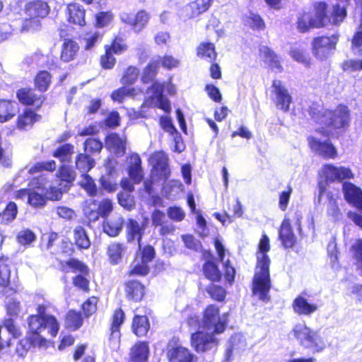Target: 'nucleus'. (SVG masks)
I'll return each mask as SVG.
<instances>
[{"label": "nucleus", "instance_id": "6", "mask_svg": "<svg viewBox=\"0 0 362 362\" xmlns=\"http://www.w3.org/2000/svg\"><path fill=\"white\" fill-rule=\"evenodd\" d=\"M228 323V314L224 313L222 316L219 314V308L211 305L205 310L202 321V327L204 330L212 332L213 333H223Z\"/></svg>", "mask_w": 362, "mask_h": 362}, {"label": "nucleus", "instance_id": "32", "mask_svg": "<svg viewBox=\"0 0 362 362\" xmlns=\"http://www.w3.org/2000/svg\"><path fill=\"white\" fill-rule=\"evenodd\" d=\"M44 178H42V181ZM40 185L44 189V193L46 195V198L51 200H59L62 198V194L64 191L68 189L67 187H65L64 183H60L59 187L54 185H47V182H40Z\"/></svg>", "mask_w": 362, "mask_h": 362}, {"label": "nucleus", "instance_id": "59", "mask_svg": "<svg viewBox=\"0 0 362 362\" xmlns=\"http://www.w3.org/2000/svg\"><path fill=\"white\" fill-rule=\"evenodd\" d=\"M16 292V289L13 288V292L10 291V295L5 294L6 296V308L10 315H16L20 310V302L11 296Z\"/></svg>", "mask_w": 362, "mask_h": 362}, {"label": "nucleus", "instance_id": "63", "mask_svg": "<svg viewBox=\"0 0 362 362\" xmlns=\"http://www.w3.org/2000/svg\"><path fill=\"white\" fill-rule=\"evenodd\" d=\"M100 184L103 188L108 192H115L117 189V184L113 180V174L110 172L107 175H103L100 178Z\"/></svg>", "mask_w": 362, "mask_h": 362}, {"label": "nucleus", "instance_id": "48", "mask_svg": "<svg viewBox=\"0 0 362 362\" xmlns=\"http://www.w3.org/2000/svg\"><path fill=\"white\" fill-rule=\"evenodd\" d=\"M95 164L94 160L87 155L81 153L76 160V166L81 173H87Z\"/></svg>", "mask_w": 362, "mask_h": 362}, {"label": "nucleus", "instance_id": "58", "mask_svg": "<svg viewBox=\"0 0 362 362\" xmlns=\"http://www.w3.org/2000/svg\"><path fill=\"white\" fill-rule=\"evenodd\" d=\"M245 24L254 30H263L264 23L261 17L255 13H250L245 19Z\"/></svg>", "mask_w": 362, "mask_h": 362}, {"label": "nucleus", "instance_id": "20", "mask_svg": "<svg viewBox=\"0 0 362 362\" xmlns=\"http://www.w3.org/2000/svg\"><path fill=\"white\" fill-rule=\"evenodd\" d=\"M145 230V223L141 225L134 219H129L127 223V238L128 242L136 240L141 248V240Z\"/></svg>", "mask_w": 362, "mask_h": 362}, {"label": "nucleus", "instance_id": "31", "mask_svg": "<svg viewBox=\"0 0 362 362\" xmlns=\"http://www.w3.org/2000/svg\"><path fill=\"white\" fill-rule=\"evenodd\" d=\"M211 0H195L189 3L185 10L189 18H195L206 11L211 6Z\"/></svg>", "mask_w": 362, "mask_h": 362}, {"label": "nucleus", "instance_id": "60", "mask_svg": "<svg viewBox=\"0 0 362 362\" xmlns=\"http://www.w3.org/2000/svg\"><path fill=\"white\" fill-rule=\"evenodd\" d=\"M139 71L135 66H129L125 71L122 79V84H133L139 76Z\"/></svg>", "mask_w": 362, "mask_h": 362}, {"label": "nucleus", "instance_id": "11", "mask_svg": "<svg viewBox=\"0 0 362 362\" xmlns=\"http://www.w3.org/2000/svg\"><path fill=\"white\" fill-rule=\"evenodd\" d=\"M153 165L152 177L153 180H165L170 175L168 168V158L163 151L154 153L149 158Z\"/></svg>", "mask_w": 362, "mask_h": 362}, {"label": "nucleus", "instance_id": "44", "mask_svg": "<svg viewBox=\"0 0 362 362\" xmlns=\"http://www.w3.org/2000/svg\"><path fill=\"white\" fill-rule=\"evenodd\" d=\"M74 240L76 246L80 249H88L90 245L88 235L81 226H77L74 228Z\"/></svg>", "mask_w": 362, "mask_h": 362}, {"label": "nucleus", "instance_id": "62", "mask_svg": "<svg viewBox=\"0 0 362 362\" xmlns=\"http://www.w3.org/2000/svg\"><path fill=\"white\" fill-rule=\"evenodd\" d=\"M290 53L292 58L296 62L302 63L305 66L309 64V55L303 49L293 47Z\"/></svg>", "mask_w": 362, "mask_h": 362}, {"label": "nucleus", "instance_id": "24", "mask_svg": "<svg viewBox=\"0 0 362 362\" xmlns=\"http://www.w3.org/2000/svg\"><path fill=\"white\" fill-rule=\"evenodd\" d=\"M25 13L33 19L45 18L49 13V6L42 1L30 2L25 7Z\"/></svg>", "mask_w": 362, "mask_h": 362}, {"label": "nucleus", "instance_id": "23", "mask_svg": "<svg viewBox=\"0 0 362 362\" xmlns=\"http://www.w3.org/2000/svg\"><path fill=\"white\" fill-rule=\"evenodd\" d=\"M17 98L24 105H33L36 107H40L43 101L42 95H37L35 90L30 88H21L18 90Z\"/></svg>", "mask_w": 362, "mask_h": 362}, {"label": "nucleus", "instance_id": "42", "mask_svg": "<svg viewBox=\"0 0 362 362\" xmlns=\"http://www.w3.org/2000/svg\"><path fill=\"white\" fill-rule=\"evenodd\" d=\"M124 248V245L119 243H112L109 245L107 253L111 264H117L120 262Z\"/></svg>", "mask_w": 362, "mask_h": 362}, {"label": "nucleus", "instance_id": "7", "mask_svg": "<svg viewBox=\"0 0 362 362\" xmlns=\"http://www.w3.org/2000/svg\"><path fill=\"white\" fill-rule=\"evenodd\" d=\"M218 333H213L205 330L198 331L191 336V344L192 347L198 353L206 352L216 349L219 341L215 337Z\"/></svg>", "mask_w": 362, "mask_h": 362}, {"label": "nucleus", "instance_id": "26", "mask_svg": "<svg viewBox=\"0 0 362 362\" xmlns=\"http://www.w3.org/2000/svg\"><path fill=\"white\" fill-rule=\"evenodd\" d=\"M149 348L146 342H138L131 349L130 362H148Z\"/></svg>", "mask_w": 362, "mask_h": 362}, {"label": "nucleus", "instance_id": "49", "mask_svg": "<svg viewBox=\"0 0 362 362\" xmlns=\"http://www.w3.org/2000/svg\"><path fill=\"white\" fill-rule=\"evenodd\" d=\"M79 184L90 197H93L96 194V185L92 177L87 173L81 174V180L79 181Z\"/></svg>", "mask_w": 362, "mask_h": 362}, {"label": "nucleus", "instance_id": "8", "mask_svg": "<svg viewBox=\"0 0 362 362\" xmlns=\"http://www.w3.org/2000/svg\"><path fill=\"white\" fill-rule=\"evenodd\" d=\"M337 41L338 36L334 35L315 38L313 42V54L320 60L327 59L335 49Z\"/></svg>", "mask_w": 362, "mask_h": 362}, {"label": "nucleus", "instance_id": "43", "mask_svg": "<svg viewBox=\"0 0 362 362\" xmlns=\"http://www.w3.org/2000/svg\"><path fill=\"white\" fill-rule=\"evenodd\" d=\"M10 269L4 263H0V286L4 288V294L10 295V291L13 292V287L10 285Z\"/></svg>", "mask_w": 362, "mask_h": 362}, {"label": "nucleus", "instance_id": "18", "mask_svg": "<svg viewBox=\"0 0 362 362\" xmlns=\"http://www.w3.org/2000/svg\"><path fill=\"white\" fill-rule=\"evenodd\" d=\"M39 192L35 189H21L18 192V196L21 198L26 197L28 203L33 207L43 206L46 203V197L44 196V189L42 186L37 187Z\"/></svg>", "mask_w": 362, "mask_h": 362}, {"label": "nucleus", "instance_id": "50", "mask_svg": "<svg viewBox=\"0 0 362 362\" xmlns=\"http://www.w3.org/2000/svg\"><path fill=\"white\" fill-rule=\"evenodd\" d=\"M204 274L211 281H216L221 279V273L217 266L211 262H206L203 267Z\"/></svg>", "mask_w": 362, "mask_h": 362}, {"label": "nucleus", "instance_id": "41", "mask_svg": "<svg viewBox=\"0 0 362 362\" xmlns=\"http://www.w3.org/2000/svg\"><path fill=\"white\" fill-rule=\"evenodd\" d=\"M198 57L211 62L216 57L215 47L211 42H202L197 47Z\"/></svg>", "mask_w": 362, "mask_h": 362}, {"label": "nucleus", "instance_id": "2", "mask_svg": "<svg viewBox=\"0 0 362 362\" xmlns=\"http://www.w3.org/2000/svg\"><path fill=\"white\" fill-rule=\"evenodd\" d=\"M257 252V266L253 279L252 291L258 295L260 300L264 301L268 298L271 287L269 276L270 259L267 252L270 250L269 239L267 235H263L258 246Z\"/></svg>", "mask_w": 362, "mask_h": 362}, {"label": "nucleus", "instance_id": "33", "mask_svg": "<svg viewBox=\"0 0 362 362\" xmlns=\"http://www.w3.org/2000/svg\"><path fill=\"white\" fill-rule=\"evenodd\" d=\"M40 118V116L37 115L34 111L30 109H26L23 114L18 116L17 123L18 128L21 129L30 128Z\"/></svg>", "mask_w": 362, "mask_h": 362}, {"label": "nucleus", "instance_id": "57", "mask_svg": "<svg viewBox=\"0 0 362 362\" xmlns=\"http://www.w3.org/2000/svg\"><path fill=\"white\" fill-rule=\"evenodd\" d=\"M17 212V205L13 202H9L1 214V222L7 223L13 221L16 218Z\"/></svg>", "mask_w": 362, "mask_h": 362}, {"label": "nucleus", "instance_id": "39", "mask_svg": "<svg viewBox=\"0 0 362 362\" xmlns=\"http://www.w3.org/2000/svg\"><path fill=\"white\" fill-rule=\"evenodd\" d=\"M123 222L124 220L120 216L108 220L103 225V230L109 236L115 237L122 230Z\"/></svg>", "mask_w": 362, "mask_h": 362}, {"label": "nucleus", "instance_id": "9", "mask_svg": "<svg viewBox=\"0 0 362 362\" xmlns=\"http://www.w3.org/2000/svg\"><path fill=\"white\" fill-rule=\"evenodd\" d=\"M167 355L170 362H195V357L189 349L173 337L168 344Z\"/></svg>", "mask_w": 362, "mask_h": 362}, {"label": "nucleus", "instance_id": "10", "mask_svg": "<svg viewBox=\"0 0 362 362\" xmlns=\"http://www.w3.org/2000/svg\"><path fill=\"white\" fill-rule=\"evenodd\" d=\"M272 89V99L276 107L284 112L288 111L292 97L286 86L281 81L274 80Z\"/></svg>", "mask_w": 362, "mask_h": 362}, {"label": "nucleus", "instance_id": "25", "mask_svg": "<svg viewBox=\"0 0 362 362\" xmlns=\"http://www.w3.org/2000/svg\"><path fill=\"white\" fill-rule=\"evenodd\" d=\"M129 175L135 184L139 183L143 179L141 160L138 154H132L129 158Z\"/></svg>", "mask_w": 362, "mask_h": 362}, {"label": "nucleus", "instance_id": "3", "mask_svg": "<svg viewBox=\"0 0 362 362\" xmlns=\"http://www.w3.org/2000/svg\"><path fill=\"white\" fill-rule=\"evenodd\" d=\"M327 7L326 3L317 2L315 4L314 15L308 12L300 13L298 18V30L304 33L310 28H321L329 24L339 25L345 16L344 8L337 6L331 16H328L326 12Z\"/></svg>", "mask_w": 362, "mask_h": 362}, {"label": "nucleus", "instance_id": "56", "mask_svg": "<svg viewBox=\"0 0 362 362\" xmlns=\"http://www.w3.org/2000/svg\"><path fill=\"white\" fill-rule=\"evenodd\" d=\"M66 325L74 330L78 329L82 325L81 315L75 311H69L66 315Z\"/></svg>", "mask_w": 362, "mask_h": 362}, {"label": "nucleus", "instance_id": "19", "mask_svg": "<svg viewBox=\"0 0 362 362\" xmlns=\"http://www.w3.org/2000/svg\"><path fill=\"white\" fill-rule=\"evenodd\" d=\"M105 146L117 156H123L126 151V141L117 134H110L105 139Z\"/></svg>", "mask_w": 362, "mask_h": 362}, {"label": "nucleus", "instance_id": "13", "mask_svg": "<svg viewBox=\"0 0 362 362\" xmlns=\"http://www.w3.org/2000/svg\"><path fill=\"white\" fill-rule=\"evenodd\" d=\"M343 192L346 202L362 212V190L355 185L346 182Z\"/></svg>", "mask_w": 362, "mask_h": 362}, {"label": "nucleus", "instance_id": "30", "mask_svg": "<svg viewBox=\"0 0 362 362\" xmlns=\"http://www.w3.org/2000/svg\"><path fill=\"white\" fill-rule=\"evenodd\" d=\"M69 21L80 26L85 24V10L78 4H70L68 6Z\"/></svg>", "mask_w": 362, "mask_h": 362}, {"label": "nucleus", "instance_id": "34", "mask_svg": "<svg viewBox=\"0 0 362 362\" xmlns=\"http://www.w3.org/2000/svg\"><path fill=\"white\" fill-rule=\"evenodd\" d=\"M260 56L268 65L276 72L281 71L282 67L275 54L267 47H259Z\"/></svg>", "mask_w": 362, "mask_h": 362}, {"label": "nucleus", "instance_id": "14", "mask_svg": "<svg viewBox=\"0 0 362 362\" xmlns=\"http://www.w3.org/2000/svg\"><path fill=\"white\" fill-rule=\"evenodd\" d=\"M321 175L327 182L342 180L352 177V173L349 168L344 167H335L332 165H325L321 171Z\"/></svg>", "mask_w": 362, "mask_h": 362}, {"label": "nucleus", "instance_id": "47", "mask_svg": "<svg viewBox=\"0 0 362 362\" xmlns=\"http://www.w3.org/2000/svg\"><path fill=\"white\" fill-rule=\"evenodd\" d=\"M74 153V146L66 144L59 147L54 153V156L59 158L62 163H69Z\"/></svg>", "mask_w": 362, "mask_h": 362}, {"label": "nucleus", "instance_id": "45", "mask_svg": "<svg viewBox=\"0 0 362 362\" xmlns=\"http://www.w3.org/2000/svg\"><path fill=\"white\" fill-rule=\"evenodd\" d=\"M61 265L63 271L68 272V269H71L73 272H81L83 274L88 273V267L82 262L76 259H70L65 262H62Z\"/></svg>", "mask_w": 362, "mask_h": 362}, {"label": "nucleus", "instance_id": "53", "mask_svg": "<svg viewBox=\"0 0 362 362\" xmlns=\"http://www.w3.org/2000/svg\"><path fill=\"white\" fill-rule=\"evenodd\" d=\"M18 243L23 246L30 245L36 239L35 233L30 229H23L17 235Z\"/></svg>", "mask_w": 362, "mask_h": 362}, {"label": "nucleus", "instance_id": "46", "mask_svg": "<svg viewBox=\"0 0 362 362\" xmlns=\"http://www.w3.org/2000/svg\"><path fill=\"white\" fill-rule=\"evenodd\" d=\"M183 189V186L180 181L170 180L163 187V193L170 199H175Z\"/></svg>", "mask_w": 362, "mask_h": 362}, {"label": "nucleus", "instance_id": "52", "mask_svg": "<svg viewBox=\"0 0 362 362\" xmlns=\"http://www.w3.org/2000/svg\"><path fill=\"white\" fill-rule=\"evenodd\" d=\"M150 19L149 14L144 10L139 11L134 20V30L140 32L148 23Z\"/></svg>", "mask_w": 362, "mask_h": 362}, {"label": "nucleus", "instance_id": "40", "mask_svg": "<svg viewBox=\"0 0 362 362\" xmlns=\"http://www.w3.org/2000/svg\"><path fill=\"white\" fill-rule=\"evenodd\" d=\"M150 327L148 320L146 316L134 317L132 323V329L134 334L138 337L145 336Z\"/></svg>", "mask_w": 362, "mask_h": 362}, {"label": "nucleus", "instance_id": "35", "mask_svg": "<svg viewBox=\"0 0 362 362\" xmlns=\"http://www.w3.org/2000/svg\"><path fill=\"white\" fill-rule=\"evenodd\" d=\"M161 57L157 56L153 57L149 62L148 66L144 69L141 81L144 83H149L155 78L159 66L160 64Z\"/></svg>", "mask_w": 362, "mask_h": 362}, {"label": "nucleus", "instance_id": "29", "mask_svg": "<svg viewBox=\"0 0 362 362\" xmlns=\"http://www.w3.org/2000/svg\"><path fill=\"white\" fill-rule=\"evenodd\" d=\"M79 49L76 42L72 40H65L61 50V59L64 62H69L74 59Z\"/></svg>", "mask_w": 362, "mask_h": 362}, {"label": "nucleus", "instance_id": "16", "mask_svg": "<svg viewBox=\"0 0 362 362\" xmlns=\"http://www.w3.org/2000/svg\"><path fill=\"white\" fill-rule=\"evenodd\" d=\"M324 195H326L328 201L327 206V213L328 216H331L334 220H338L341 216V213L337 199L334 197V195L331 192H326L325 188L320 185L319 194L317 197V202L319 204L322 202Z\"/></svg>", "mask_w": 362, "mask_h": 362}, {"label": "nucleus", "instance_id": "38", "mask_svg": "<svg viewBox=\"0 0 362 362\" xmlns=\"http://www.w3.org/2000/svg\"><path fill=\"white\" fill-rule=\"evenodd\" d=\"M361 9L358 30L356 32L352 39L351 49L355 54L362 56V0H354Z\"/></svg>", "mask_w": 362, "mask_h": 362}, {"label": "nucleus", "instance_id": "55", "mask_svg": "<svg viewBox=\"0 0 362 362\" xmlns=\"http://www.w3.org/2000/svg\"><path fill=\"white\" fill-rule=\"evenodd\" d=\"M51 81L50 74L45 71L40 72L35 78V85L41 91H45L48 88Z\"/></svg>", "mask_w": 362, "mask_h": 362}, {"label": "nucleus", "instance_id": "51", "mask_svg": "<svg viewBox=\"0 0 362 362\" xmlns=\"http://www.w3.org/2000/svg\"><path fill=\"white\" fill-rule=\"evenodd\" d=\"M59 177L62 182H65L64 184L65 187H69V185L75 180L76 173L69 166L64 164L60 168L59 172Z\"/></svg>", "mask_w": 362, "mask_h": 362}, {"label": "nucleus", "instance_id": "37", "mask_svg": "<svg viewBox=\"0 0 362 362\" xmlns=\"http://www.w3.org/2000/svg\"><path fill=\"white\" fill-rule=\"evenodd\" d=\"M100 206L98 202L90 198L86 199L83 204V213L90 221H96L100 217Z\"/></svg>", "mask_w": 362, "mask_h": 362}, {"label": "nucleus", "instance_id": "36", "mask_svg": "<svg viewBox=\"0 0 362 362\" xmlns=\"http://www.w3.org/2000/svg\"><path fill=\"white\" fill-rule=\"evenodd\" d=\"M128 298L134 301L141 300L144 295V286L137 281H131L126 284Z\"/></svg>", "mask_w": 362, "mask_h": 362}, {"label": "nucleus", "instance_id": "64", "mask_svg": "<svg viewBox=\"0 0 362 362\" xmlns=\"http://www.w3.org/2000/svg\"><path fill=\"white\" fill-rule=\"evenodd\" d=\"M135 89L134 88L122 87L112 92L111 98L115 101L122 103L124 98L128 95H134Z\"/></svg>", "mask_w": 362, "mask_h": 362}, {"label": "nucleus", "instance_id": "17", "mask_svg": "<svg viewBox=\"0 0 362 362\" xmlns=\"http://www.w3.org/2000/svg\"><path fill=\"white\" fill-rule=\"evenodd\" d=\"M292 307L295 313L305 316H310L318 310L317 304L309 303L302 295L298 296L294 299Z\"/></svg>", "mask_w": 362, "mask_h": 362}, {"label": "nucleus", "instance_id": "28", "mask_svg": "<svg viewBox=\"0 0 362 362\" xmlns=\"http://www.w3.org/2000/svg\"><path fill=\"white\" fill-rule=\"evenodd\" d=\"M124 313L121 309H117L115 311L112 322L110 327V339L115 344H117L120 338L119 327L124 322Z\"/></svg>", "mask_w": 362, "mask_h": 362}, {"label": "nucleus", "instance_id": "54", "mask_svg": "<svg viewBox=\"0 0 362 362\" xmlns=\"http://www.w3.org/2000/svg\"><path fill=\"white\" fill-rule=\"evenodd\" d=\"M102 35L99 32L86 33L83 37L84 48L86 50H91L94 46L101 40Z\"/></svg>", "mask_w": 362, "mask_h": 362}, {"label": "nucleus", "instance_id": "4", "mask_svg": "<svg viewBox=\"0 0 362 362\" xmlns=\"http://www.w3.org/2000/svg\"><path fill=\"white\" fill-rule=\"evenodd\" d=\"M292 331L300 346L314 354L320 353L327 347V341L320 335V332L312 329L305 323L296 324Z\"/></svg>", "mask_w": 362, "mask_h": 362}, {"label": "nucleus", "instance_id": "22", "mask_svg": "<svg viewBox=\"0 0 362 362\" xmlns=\"http://www.w3.org/2000/svg\"><path fill=\"white\" fill-rule=\"evenodd\" d=\"M214 245L220 261L223 263V266L225 270V278L226 281L231 284L234 280L235 270L234 267L230 264L229 260L224 262L225 248L221 241L218 239H216Z\"/></svg>", "mask_w": 362, "mask_h": 362}, {"label": "nucleus", "instance_id": "1", "mask_svg": "<svg viewBox=\"0 0 362 362\" xmlns=\"http://www.w3.org/2000/svg\"><path fill=\"white\" fill-rule=\"evenodd\" d=\"M47 308L45 305H40L37 307L38 314L30 317L29 329L35 334L31 340L28 338L21 339V332L13 320L8 318L4 320V326L11 335V338L5 341V348H8L11 354L23 358L32 344L35 346H43L46 344L47 336H57L59 329V323L54 316L47 312Z\"/></svg>", "mask_w": 362, "mask_h": 362}, {"label": "nucleus", "instance_id": "5", "mask_svg": "<svg viewBox=\"0 0 362 362\" xmlns=\"http://www.w3.org/2000/svg\"><path fill=\"white\" fill-rule=\"evenodd\" d=\"M313 114V119L317 123L334 129L343 128L349 121V110L344 105H339L334 111L325 110L318 114Z\"/></svg>", "mask_w": 362, "mask_h": 362}, {"label": "nucleus", "instance_id": "15", "mask_svg": "<svg viewBox=\"0 0 362 362\" xmlns=\"http://www.w3.org/2000/svg\"><path fill=\"white\" fill-rule=\"evenodd\" d=\"M164 83L156 81L153 83L149 93H152V98L155 100V105L164 110L165 112H170L171 106L170 101L163 96Z\"/></svg>", "mask_w": 362, "mask_h": 362}, {"label": "nucleus", "instance_id": "21", "mask_svg": "<svg viewBox=\"0 0 362 362\" xmlns=\"http://www.w3.org/2000/svg\"><path fill=\"white\" fill-rule=\"evenodd\" d=\"M279 239L286 248L293 247L296 243V237L293 233L291 223L288 219L284 218L279 231Z\"/></svg>", "mask_w": 362, "mask_h": 362}, {"label": "nucleus", "instance_id": "27", "mask_svg": "<svg viewBox=\"0 0 362 362\" xmlns=\"http://www.w3.org/2000/svg\"><path fill=\"white\" fill-rule=\"evenodd\" d=\"M18 110L16 102L8 100H0V122H4L13 117Z\"/></svg>", "mask_w": 362, "mask_h": 362}, {"label": "nucleus", "instance_id": "12", "mask_svg": "<svg viewBox=\"0 0 362 362\" xmlns=\"http://www.w3.org/2000/svg\"><path fill=\"white\" fill-rule=\"evenodd\" d=\"M308 142L311 149L324 158H334L337 155V149L328 139L321 141L315 137H310Z\"/></svg>", "mask_w": 362, "mask_h": 362}, {"label": "nucleus", "instance_id": "61", "mask_svg": "<svg viewBox=\"0 0 362 362\" xmlns=\"http://www.w3.org/2000/svg\"><path fill=\"white\" fill-rule=\"evenodd\" d=\"M119 204L127 210H132L135 205L134 199L129 192H120L117 194Z\"/></svg>", "mask_w": 362, "mask_h": 362}]
</instances>
